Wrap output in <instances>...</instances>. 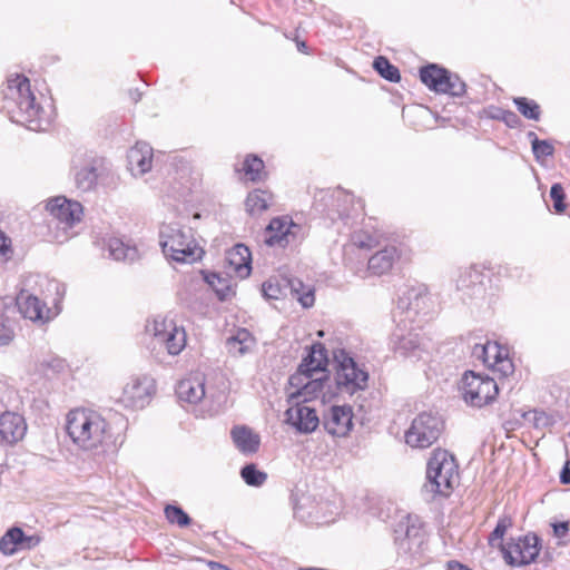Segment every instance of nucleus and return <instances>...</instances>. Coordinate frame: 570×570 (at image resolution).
<instances>
[{"instance_id": "obj_48", "label": "nucleus", "mask_w": 570, "mask_h": 570, "mask_svg": "<svg viewBox=\"0 0 570 570\" xmlns=\"http://www.w3.org/2000/svg\"><path fill=\"white\" fill-rule=\"evenodd\" d=\"M13 338V333L8 328H1L0 330V345H7L9 344Z\"/></svg>"}, {"instance_id": "obj_36", "label": "nucleus", "mask_w": 570, "mask_h": 570, "mask_svg": "<svg viewBox=\"0 0 570 570\" xmlns=\"http://www.w3.org/2000/svg\"><path fill=\"white\" fill-rule=\"evenodd\" d=\"M240 476L247 485L256 488L262 487L267 480V474L258 470L253 463L242 468Z\"/></svg>"}, {"instance_id": "obj_44", "label": "nucleus", "mask_w": 570, "mask_h": 570, "mask_svg": "<svg viewBox=\"0 0 570 570\" xmlns=\"http://www.w3.org/2000/svg\"><path fill=\"white\" fill-rule=\"evenodd\" d=\"M12 255L11 240L0 232V261L7 262Z\"/></svg>"}, {"instance_id": "obj_13", "label": "nucleus", "mask_w": 570, "mask_h": 570, "mask_svg": "<svg viewBox=\"0 0 570 570\" xmlns=\"http://www.w3.org/2000/svg\"><path fill=\"white\" fill-rule=\"evenodd\" d=\"M539 552L540 539L533 533L511 539L505 546H502L504 560L514 567L528 566L534 562Z\"/></svg>"}, {"instance_id": "obj_32", "label": "nucleus", "mask_w": 570, "mask_h": 570, "mask_svg": "<svg viewBox=\"0 0 570 570\" xmlns=\"http://www.w3.org/2000/svg\"><path fill=\"white\" fill-rule=\"evenodd\" d=\"M23 531L20 528H12L0 539V551L11 556L21 549Z\"/></svg>"}, {"instance_id": "obj_3", "label": "nucleus", "mask_w": 570, "mask_h": 570, "mask_svg": "<svg viewBox=\"0 0 570 570\" xmlns=\"http://www.w3.org/2000/svg\"><path fill=\"white\" fill-rule=\"evenodd\" d=\"M3 110L11 121L29 130L43 131L51 124V112L37 101L30 80L23 75L8 77L3 89Z\"/></svg>"}, {"instance_id": "obj_18", "label": "nucleus", "mask_w": 570, "mask_h": 570, "mask_svg": "<svg viewBox=\"0 0 570 570\" xmlns=\"http://www.w3.org/2000/svg\"><path fill=\"white\" fill-rule=\"evenodd\" d=\"M294 402L285 413L286 422L301 433L313 432L320 423L315 409L307 405V403Z\"/></svg>"}, {"instance_id": "obj_27", "label": "nucleus", "mask_w": 570, "mask_h": 570, "mask_svg": "<svg viewBox=\"0 0 570 570\" xmlns=\"http://www.w3.org/2000/svg\"><path fill=\"white\" fill-rule=\"evenodd\" d=\"M255 346V337L246 328H238L226 340V347L233 356H243Z\"/></svg>"}, {"instance_id": "obj_23", "label": "nucleus", "mask_w": 570, "mask_h": 570, "mask_svg": "<svg viewBox=\"0 0 570 570\" xmlns=\"http://www.w3.org/2000/svg\"><path fill=\"white\" fill-rule=\"evenodd\" d=\"M227 265L237 277L246 278L252 271V256L249 248L244 244H236L226 253Z\"/></svg>"}, {"instance_id": "obj_38", "label": "nucleus", "mask_w": 570, "mask_h": 570, "mask_svg": "<svg viewBox=\"0 0 570 570\" xmlns=\"http://www.w3.org/2000/svg\"><path fill=\"white\" fill-rule=\"evenodd\" d=\"M376 245V238L367 232L357 230L351 236L350 244L346 250L365 249L368 250Z\"/></svg>"}, {"instance_id": "obj_29", "label": "nucleus", "mask_w": 570, "mask_h": 570, "mask_svg": "<svg viewBox=\"0 0 570 570\" xmlns=\"http://www.w3.org/2000/svg\"><path fill=\"white\" fill-rule=\"evenodd\" d=\"M106 246L110 257L115 261L132 262L138 257L137 248L119 237H109Z\"/></svg>"}, {"instance_id": "obj_5", "label": "nucleus", "mask_w": 570, "mask_h": 570, "mask_svg": "<svg viewBox=\"0 0 570 570\" xmlns=\"http://www.w3.org/2000/svg\"><path fill=\"white\" fill-rule=\"evenodd\" d=\"M159 239L165 256L177 263L191 264L202 258L204 253L194 237L193 229L177 223L163 224Z\"/></svg>"}, {"instance_id": "obj_35", "label": "nucleus", "mask_w": 570, "mask_h": 570, "mask_svg": "<svg viewBox=\"0 0 570 570\" xmlns=\"http://www.w3.org/2000/svg\"><path fill=\"white\" fill-rule=\"evenodd\" d=\"M374 69L384 79L397 82L401 79L399 69L393 66L385 57H376L373 62Z\"/></svg>"}, {"instance_id": "obj_11", "label": "nucleus", "mask_w": 570, "mask_h": 570, "mask_svg": "<svg viewBox=\"0 0 570 570\" xmlns=\"http://www.w3.org/2000/svg\"><path fill=\"white\" fill-rule=\"evenodd\" d=\"M420 79L430 90L438 94H448L454 97H461L465 94L466 86L464 81L458 75L436 65L421 68Z\"/></svg>"}, {"instance_id": "obj_1", "label": "nucleus", "mask_w": 570, "mask_h": 570, "mask_svg": "<svg viewBox=\"0 0 570 570\" xmlns=\"http://www.w3.org/2000/svg\"><path fill=\"white\" fill-rule=\"evenodd\" d=\"M430 296L425 288L416 287L406 289L397 299L393 314L397 328L392 335L393 348L404 357L424 360L430 354L431 342L415 328L407 333L406 321L413 323L420 314H426Z\"/></svg>"}, {"instance_id": "obj_47", "label": "nucleus", "mask_w": 570, "mask_h": 570, "mask_svg": "<svg viewBox=\"0 0 570 570\" xmlns=\"http://www.w3.org/2000/svg\"><path fill=\"white\" fill-rule=\"evenodd\" d=\"M553 533L557 538H564L569 531L568 522H557L552 524Z\"/></svg>"}, {"instance_id": "obj_34", "label": "nucleus", "mask_w": 570, "mask_h": 570, "mask_svg": "<svg viewBox=\"0 0 570 570\" xmlns=\"http://www.w3.org/2000/svg\"><path fill=\"white\" fill-rule=\"evenodd\" d=\"M264 161L254 155H248L243 164V171L245 173V176L252 180H261L263 178L264 174Z\"/></svg>"}, {"instance_id": "obj_15", "label": "nucleus", "mask_w": 570, "mask_h": 570, "mask_svg": "<svg viewBox=\"0 0 570 570\" xmlns=\"http://www.w3.org/2000/svg\"><path fill=\"white\" fill-rule=\"evenodd\" d=\"M327 382L328 373L312 375L295 372L288 380L289 386L293 390L289 393V399L291 401L307 403L322 394Z\"/></svg>"}, {"instance_id": "obj_12", "label": "nucleus", "mask_w": 570, "mask_h": 570, "mask_svg": "<svg viewBox=\"0 0 570 570\" xmlns=\"http://www.w3.org/2000/svg\"><path fill=\"white\" fill-rule=\"evenodd\" d=\"M472 356L503 377L514 372V365L509 356L508 347L500 345L498 342L487 341L484 344H475L472 350Z\"/></svg>"}, {"instance_id": "obj_41", "label": "nucleus", "mask_w": 570, "mask_h": 570, "mask_svg": "<svg viewBox=\"0 0 570 570\" xmlns=\"http://www.w3.org/2000/svg\"><path fill=\"white\" fill-rule=\"evenodd\" d=\"M532 153L535 160L542 164L547 157L553 155L554 147L549 140L534 139L532 141Z\"/></svg>"}, {"instance_id": "obj_39", "label": "nucleus", "mask_w": 570, "mask_h": 570, "mask_svg": "<svg viewBox=\"0 0 570 570\" xmlns=\"http://www.w3.org/2000/svg\"><path fill=\"white\" fill-rule=\"evenodd\" d=\"M165 515L170 523L177 524L180 528L187 527L190 523V518L188 517V514L177 505H166Z\"/></svg>"}, {"instance_id": "obj_26", "label": "nucleus", "mask_w": 570, "mask_h": 570, "mask_svg": "<svg viewBox=\"0 0 570 570\" xmlns=\"http://www.w3.org/2000/svg\"><path fill=\"white\" fill-rule=\"evenodd\" d=\"M230 435L235 446L243 454H253L258 451L261 438L252 429L245 425L235 426Z\"/></svg>"}, {"instance_id": "obj_40", "label": "nucleus", "mask_w": 570, "mask_h": 570, "mask_svg": "<svg viewBox=\"0 0 570 570\" xmlns=\"http://www.w3.org/2000/svg\"><path fill=\"white\" fill-rule=\"evenodd\" d=\"M97 180L96 169L92 167H85L76 174L77 186L82 190L91 189Z\"/></svg>"}, {"instance_id": "obj_4", "label": "nucleus", "mask_w": 570, "mask_h": 570, "mask_svg": "<svg viewBox=\"0 0 570 570\" xmlns=\"http://www.w3.org/2000/svg\"><path fill=\"white\" fill-rule=\"evenodd\" d=\"M66 431L72 443L80 450L98 453L110 439V426L97 411L78 407L69 411Z\"/></svg>"}, {"instance_id": "obj_8", "label": "nucleus", "mask_w": 570, "mask_h": 570, "mask_svg": "<svg viewBox=\"0 0 570 570\" xmlns=\"http://www.w3.org/2000/svg\"><path fill=\"white\" fill-rule=\"evenodd\" d=\"M334 361L336 363L335 383L341 393L353 395L357 391L365 390L368 373L363 365H360L345 350L335 351Z\"/></svg>"}, {"instance_id": "obj_16", "label": "nucleus", "mask_w": 570, "mask_h": 570, "mask_svg": "<svg viewBox=\"0 0 570 570\" xmlns=\"http://www.w3.org/2000/svg\"><path fill=\"white\" fill-rule=\"evenodd\" d=\"M47 212L57 220L58 226L67 232L79 224L83 216L82 205L65 196L49 198L46 203Z\"/></svg>"}, {"instance_id": "obj_49", "label": "nucleus", "mask_w": 570, "mask_h": 570, "mask_svg": "<svg viewBox=\"0 0 570 570\" xmlns=\"http://www.w3.org/2000/svg\"><path fill=\"white\" fill-rule=\"evenodd\" d=\"M560 481L562 484H570V461L568 460L560 473Z\"/></svg>"}, {"instance_id": "obj_43", "label": "nucleus", "mask_w": 570, "mask_h": 570, "mask_svg": "<svg viewBox=\"0 0 570 570\" xmlns=\"http://www.w3.org/2000/svg\"><path fill=\"white\" fill-rule=\"evenodd\" d=\"M550 197L553 200V208L557 213L566 209L564 190L560 184H553L550 189Z\"/></svg>"}, {"instance_id": "obj_24", "label": "nucleus", "mask_w": 570, "mask_h": 570, "mask_svg": "<svg viewBox=\"0 0 570 570\" xmlns=\"http://www.w3.org/2000/svg\"><path fill=\"white\" fill-rule=\"evenodd\" d=\"M327 354L322 344H313L308 354L303 358L296 372L320 375L327 372Z\"/></svg>"}, {"instance_id": "obj_45", "label": "nucleus", "mask_w": 570, "mask_h": 570, "mask_svg": "<svg viewBox=\"0 0 570 570\" xmlns=\"http://www.w3.org/2000/svg\"><path fill=\"white\" fill-rule=\"evenodd\" d=\"M495 117L501 118L511 128L517 127L520 122L518 115L510 110H501V116Z\"/></svg>"}, {"instance_id": "obj_42", "label": "nucleus", "mask_w": 570, "mask_h": 570, "mask_svg": "<svg viewBox=\"0 0 570 570\" xmlns=\"http://www.w3.org/2000/svg\"><path fill=\"white\" fill-rule=\"evenodd\" d=\"M207 283L214 288L219 299H227L232 293L230 286L226 279L220 278L217 274H212L206 277Z\"/></svg>"}, {"instance_id": "obj_28", "label": "nucleus", "mask_w": 570, "mask_h": 570, "mask_svg": "<svg viewBox=\"0 0 570 570\" xmlns=\"http://www.w3.org/2000/svg\"><path fill=\"white\" fill-rule=\"evenodd\" d=\"M424 542V530L412 524L406 527L405 537L400 540L399 546L404 552L415 556L421 552Z\"/></svg>"}, {"instance_id": "obj_50", "label": "nucleus", "mask_w": 570, "mask_h": 570, "mask_svg": "<svg viewBox=\"0 0 570 570\" xmlns=\"http://www.w3.org/2000/svg\"><path fill=\"white\" fill-rule=\"evenodd\" d=\"M341 197L344 198V202H347L351 198V195L347 193L337 191V199H340Z\"/></svg>"}, {"instance_id": "obj_20", "label": "nucleus", "mask_w": 570, "mask_h": 570, "mask_svg": "<svg viewBox=\"0 0 570 570\" xmlns=\"http://www.w3.org/2000/svg\"><path fill=\"white\" fill-rule=\"evenodd\" d=\"M176 395L180 402L198 404L206 397L205 377L200 373L180 380L176 386Z\"/></svg>"}, {"instance_id": "obj_6", "label": "nucleus", "mask_w": 570, "mask_h": 570, "mask_svg": "<svg viewBox=\"0 0 570 570\" xmlns=\"http://www.w3.org/2000/svg\"><path fill=\"white\" fill-rule=\"evenodd\" d=\"M459 480V466L454 456L445 450H435L428 461L424 491L449 497Z\"/></svg>"}, {"instance_id": "obj_21", "label": "nucleus", "mask_w": 570, "mask_h": 570, "mask_svg": "<svg viewBox=\"0 0 570 570\" xmlns=\"http://www.w3.org/2000/svg\"><path fill=\"white\" fill-rule=\"evenodd\" d=\"M293 229H298V226L286 217L274 218L266 229V244L269 246L285 247L294 238Z\"/></svg>"}, {"instance_id": "obj_14", "label": "nucleus", "mask_w": 570, "mask_h": 570, "mask_svg": "<svg viewBox=\"0 0 570 570\" xmlns=\"http://www.w3.org/2000/svg\"><path fill=\"white\" fill-rule=\"evenodd\" d=\"M156 392L155 380L148 375L131 376L124 385L119 402L128 409H144Z\"/></svg>"}, {"instance_id": "obj_19", "label": "nucleus", "mask_w": 570, "mask_h": 570, "mask_svg": "<svg viewBox=\"0 0 570 570\" xmlns=\"http://www.w3.org/2000/svg\"><path fill=\"white\" fill-rule=\"evenodd\" d=\"M324 429L333 436H345L353 426L352 407L332 406L323 417Z\"/></svg>"}, {"instance_id": "obj_30", "label": "nucleus", "mask_w": 570, "mask_h": 570, "mask_svg": "<svg viewBox=\"0 0 570 570\" xmlns=\"http://www.w3.org/2000/svg\"><path fill=\"white\" fill-rule=\"evenodd\" d=\"M455 282L458 291H471L472 294H474L482 289V274L475 267H468L460 271Z\"/></svg>"}, {"instance_id": "obj_9", "label": "nucleus", "mask_w": 570, "mask_h": 570, "mask_svg": "<svg viewBox=\"0 0 570 570\" xmlns=\"http://www.w3.org/2000/svg\"><path fill=\"white\" fill-rule=\"evenodd\" d=\"M460 391L468 404L482 407L495 400L499 387L494 379L468 371L462 376Z\"/></svg>"}, {"instance_id": "obj_25", "label": "nucleus", "mask_w": 570, "mask_h": 570, "mask_svg": "<svg viewBox=\"0 0 570 570\" xmlns=\"http://www.w3.org/2000/svg\"><path fill=\"white\" fill-rule=\"evenodd\" d=\"M399 258V252L394 246H387L383 249L377 250L367 261V272L371 275L381 276L389 273L396 259Z\"/></svg>"}, {"instance_id": "obj_10", "label": "nucleus", "mask_w": 570, "mask_h": 570, "mask_svg": "<svg viewBox=\"0 0 570 570\" xmlns=\"http://www.w3.org/2000/svg\"><path fill=\"white\" fill-rule=\"evenodd\" d=\"M443 421L432 413H420L405 432V443L413 449H426L438 441L443 431Z\"/></svg>"}, {"instance_id": "obj_37", "label": "nucleus", "mask_w": 570, "mask_h": 570, "mask_svg": "<svg viewBox=\"0 0 570 570\" xmlns=\"http://www.w3.org/2000/svg\"><path fill=\"white\" fill-rule=\"evenodd\" d=\"M512 519L509 515L499 518L494 530L490 533L488 541L491 547H500L502 549V539L509 528L512 527Z\"/></svg>"}, {"instance_id": "obj_31", "label": "nucleus", "mask_w": 570, "mask_h": 570, "mask_svg": "<svg viewBox=\"0 0 570 570\" xmlns=\"http://www.w3.org/2000/svg\"><path fill=\"white\" fill-rule=\"evenodd\" d=\"M272 195L262 189H256L248 194L246 198L247 212L252 215L266 210L271 204Z\"/></svg>"}, {"instance_id": "obj_46", "label": "nucleus", "mask_w": 570, "mask_h": 570, "mask_svg": "<svg viewBox=\"0 0 570 570\" xmlns=\"http://www.w3.org/2000/svg\"><path fill=\"white\" fill-rule=\"evenodd\" d=\"M40 543L39 535H26L23 533V539L21 541V549H32Z\"/></svg>"}, {"instance_id": "obj_53", "label": "nucleus", "mask_w": 570, "mask_h": 570, "mask_svg": "<svg viewBox=\"0 0 570 570\" xmlns=\"http://www.w3.org/2000/svg\"><path fill=\"white\" fill-rule=\"evenodd\" d=\"M305 47H306V46H305V43H304V42H302V43L298 46V49H299V50H303Z\"/></svg>"}, {"instance_id": "obj_7", "label": "nucleus", "mask_w": 570, "mask_h": 570, "mask_svg": "<svg viewBox=\"0 0 570 570\" xmlns=\"http://www.w3.org/2000/svg\"><path fill=\"white\" fill-rule=\"evenodd\" d=\"M145 330L151 337L154 347L165 350L168 355H179L186 347L187 334L184 326L168 316H154L147 321Z\"/></svg>"}, {"instance_id": "obj_51", "label": "nucleus", "mask_w": 570, "mask_h": 570, "mask_svg": "<svg viewBox=\"0 0 570 570\" xmlns=\"http://www.w3.org/2000/svg\"><path fill=\"white\" fill-rule=\"evenodd\" d=\"M527 136L531 144H532V141H534V139H539L538 136L535 135V132H533V131H529Z\"/></svg>"}, {"instance_id": "obj_54", "label": "nucleus", "mask_w": 570, "mask_h": 570, "mask_svg": "<svg viewBox=\"0 0 570 570\" xmlns=\"http://www.w3.org/2000/svg\"><path fill=\"white\" fill-rule=\"evenodd\" d=\"M569 435H570V432H569Z\"/></svg>"}, {"instance_id": "obj_33", "label": "nucleus", "mask_w": 570, "mask_h": 570, "mask_svg": "<svg viewBox=\"0 0 570 570\" xmlns=\"http://www.w3.org/2000/svg\"><path fill=\"white\" fill-rule=\"evenodd\" d=\"M518 111L527 119L538 121L541 117L540 106L532 99L525 97L513 98Z\"/></svg>"}, {"instance_id": "obj_2", "label": "nucleus", "mask_w": 570, "mask_h": 570, "mask_svg": "<svg viewBox=\"0 0 570 570\" xmlns=\"http://www.w3.org/2000/svg\"><path fill=\"white\" fill-rule=\"evenodd\" d=\"M66 293L62 283L40 275H28L16 302L20 314L33 323L46 324L60 313V302Z\"/></svg>"}, {"instance_id": "obj_17", "label": "nucleus", "mask_w": 570, "mask_h": 570, "mask_svg": "<svg viewBox=\"0 0 570 570\" xmlns=\"http://www.w3.org/2000/svg\"><path fill=\"white\" fill-rule=\"evenodd\" d=\"M288 289L303 307L308 308L314 305V291L304 285L299 279H291L283 287L276 278H269L263 283L262 292L267 299H278Z\"/></svg>"}, {"instance_id": "obj_22", "label": "nucleus", "mask_w": 570, "mask_h": 570, "mask_svg": "<svg viewBox=\"0 0 570 570\" xmlns=\"http://www.w3.org/2000/svg\"><path fill=\"white\" fill-rule=\"evenodd\" d=\"M128 168L134 176H141L151 169L153 148L147 142H137L129 149Z\"/></svg>"}, {"instance_id": "obj_52", "label": "nucleus", "mask_w": 570, "mask_h": 570, "mask_svg": "<svg viewBox=\"0 0 570 570\" xmlns=\"http://www.w3.org/2000/svg\"><path fill=\"white\" fill-rule=\"evenodd\" d=\"M340 217L348 216V213L345 208H338L337 209Z\"/></svg>"}]
</instances>
